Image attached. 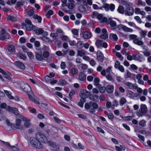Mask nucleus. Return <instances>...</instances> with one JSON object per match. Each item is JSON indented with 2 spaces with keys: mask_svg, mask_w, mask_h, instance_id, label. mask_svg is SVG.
<instances>
[{
  "mask_svg": "<svg viewBox=\"0 0 151 151\" xmlns=\"http://www.w3.org/2000/svg\"><path fill=\"white\" fill-rule=\"evenodd\" d=\"M85 107L86 109H90L89 112L93 113L95 112V109H98L99 111H102L103 108L102 106L99 107L98 104L95 102L90 101L89 103H86L85 105Z\"/></svg>",
  "mask_w": 151,
  "mask_h": 151,
  "instance_id": "f257e3e1",
  "label": "nucleus"
},
{
  "mask_svg": "<svg viewBox=\"0 0 151 151\" xmlns=\"http://www.w3.org/2000/svg\"><path fill=\"white\" fill-rule=\"evenodd\" d=\"M48 131H45L42 133L40 132L37 133L36 134L35 137L39 141L42 143H46L48 141L47 137L49 136V132Z\"/></svg>",
  "mask_w": 151,
  "mask_h": 151,
  "instance_id": "f03ea898",
  "label": "nucleus"
},
{
  "mask_svg": "<svg viewBox=\"0 0 151 151\" xmlns=\"http://www.w3.org/2000/svg\"><path fill=\"white\" fill-rule=\"evenodd\" d=\"M29 141L32 147L38 149L42 148V145L36 137H30Z\"/></svg>",
  "mask_w": 151,
  "mask_h": 151,
  "instance_id": "7ed1b4c3",
  "label": "nucleus"
},
{
  "mask_svg": "<svg viewBox=\"0 0 151 151\" xmlns=\"http://www.w3.org/2000/svg\"><path fill=\"white\" fill-rule=\"evenodd\" d=\"M147 109L145 104H142L140 106V110L137 112V114L138 116H142L146 113Z\"/></svg>",
  "mask_w": 151,
  "mask_h": 151,
  "instance_id": "20e7f679",
  "label": "nucleus"
},
{
  "mask_svg": "<svg viewBox=\"0 0 151 151\" xmlns=\"http://www.w3.org/2000/svg\"><path fill=\"white\" fill-rule=\"evenodd\" d=\"M0 40H4L5 39H8L10 37V35L6 32L5 30L3 28H0Z\"/></svg>",
  "mask_w": 151,
  "mask_h": 151,
  "instance_id": "39448f33",
  "label": "nucleus"
},
{
  "mask_svg": "<svg viewBox=\"0 0 151 151\" xmlns=\"http://www.w3.org/2000/svg\"><path fill=\"white\" fill-rule=\"evenodd\" d=\"M97 16V17L101 23H106L107 21V18L105 17H103L101 14H99L96 12L93 13V15L92 16L93 18L95 16Z\"/></svg>",
  "mask_w": 151,
  "mask_h": 151,
  "instance_id": "423d86ee",
  "label": "nucleus"
},
{
  "mask_svg": "<svg viewBox=\"0 0 151 151\" xmlns=\"http://www.w3.org/2000/svg\"><path fill=\"white\" fill-rule=\"evenodd\" d=\"M20 86L22 90L27 94L30 92L31 94L32 93L30 87L27 83H22L21 84Z\"/></svg>",
  "mask_w": 151,
  "mask_h": 151,
  "instance_id": "0eeeda50",
  "label": "nucleus"
},
{
  "mask_svg": "<svg viewBox=\"0 0 151 151\" xmlns=\"http://www.w3.org/2000/svg\"><path fill=\"white\" fill-rule=\"evenodd\" d=\"M21 121L20 119H17L16 121V123L14 125L13 129H18L20 130L24 129V127L23 125H21Z\"/></svg>",
  "mask_w": 151,
  "mask_h": 151,
  "instance_id": "6e6552de",
  "label": "nucleus"
},
{
  "mask_svg": "<svg viewBox=\"0 0 151 151\" xmlns=\"http://www.w3.org/2000/svg\"><path fill=\"white\" fill-rule=\"evenodd\" d=\"M90 95V92L85 89H82L81 91L79 96L81 98L85 99Z\"/></svg>",
  "mask_w": 151,
  "mask_h": 151,
  "instance_id": "1a4fd4ad",
  "label": "nucleus"
},
{
  "mask_svg": "<svg viewBox=\"0 0 151 151\" xmlns=\"http://www.w3.org/2000/svg\"><path fill=\"white\" fill-rule=\"evenodd\" d=\"M34 30L36 34L37 35L42 34V35L46 36L48 35V33L47 32L44 31L42 28H38L36 27Z\"/></svg>",
  "mask_w": 151,
  "mask_h": 151,
  "instance_id": "9d476101",
  "label": "nucleus"
},
{
  "mask_svg": "<svg viewBox=\"0 0 151 151\" xmlns=\"http://www.w3.org/2000/svg\"><path fill=\"white\" fill-rule=\"evenodd\" d=\"M107 24H110L112 29L115 30L116 29V22L113 20L111 18L107 19L106 22Z\"/></svg>",
  "mask_w": 151,
  "mask_h": 151,
  "instance_id": "9b49d317",
  "label": "nucleus"
},
{
  "mask_svg": "<svg viewBox=\"0 0 151 151\" xmlns=\"http://www.w3.org/2000/svg\"><path fill=\"white\" fill-rule=\"evenodd\" d=\"M134 10L133 7L129 6L127 7L125 10V14L128 16L132 15L134 13Z\"/></svg>",
  "mask_w": 151,
  "mask_h": 151,
  "instance_id": "f8f14e48",
  "label": "nucleus"
},
{
  "mask_svg": "<svg viewBox=\"0 0 151 151\" xmlns=\"http://www.w3.org/2000/svg\"><path fill=\"white\" fill-rule=\"evenodd\" d=\"M49 145L54 151H57L59 148V145L54 142H49Z\"/></svg>",
  "mask_w": 151,
  "mask_h": 151,
  "instance_id": "ddd939ff",
  "label": "nucleus"
},
{
  "mask_svg": "<svg viewBox=\"0 0 151 151\" xmlns=\"http://www.w3.org/2000/svg\"><path fill=\"white\" fill-rule=\"evenodd\" d=\"M127 93L129 97L130 98L134 99L135 98L137 97L139 95L137 93H134L130 90L127 91Z\"/></svg>",
  "mask_w": 151,
  "mask_h": 151,
  "instance_id": "4468645a",
  "label": "nucleus"
},
{
  "mask_svg": "<svg viewBox=\"0 0 151 151\" xmlns=\"http://www.w3.org/2000/svg\"><path fill=\"white\" fill-rule=\"evenodd\" d=\"M6 111L13 113L16 115H17L18 114L17 109L15 108H13L10 106L7 107Z\"/></svg>",
  "mask_w": 151,
  "mask_h": 151,
  "instance_id": "2eb2a0df",
  "label": "nucleus"
},
{
  "mask_svg": "<svg viewBox=\"0 0 151 151\" xmlns=\"http://www.w3.org/2000/svg\"><path fill=\"white\" fill-rule=\"evenodd\" d=\"M23 120L24 121H25L24 124V127H25L27 128H29L31 126V124L30 122V119L25 117H23Z\"/></svg>",
  "mask_w": 151,
  "mask_h": 151,
  "instance_id": "dca6fc26",
  "label": "nucleus"
},
{
  "mask_svg": "<svg viewBox=\"0 0 151 151\" xmlns=\"http://www.w3.org/2000/svg\"><path fill=\"white\" fill-rule=\"evenodd\" d=\"M97 59L98 60L103 62L104 60V56L102 52H98L97 54Z\"/></svg>",
  "mask_w": 151,
  "mask_h": 151,
  "instance_id": "f3484780",
  "label": "nucleus"
},
{
  "mask_svg": "<svg viewBox=\"0 0 151 151\" xmlns=\"http://www.w3.org/2000/svg\"><path fill=\"white\" fill-rule=\"evenodd\" d=\"M14 64L16 66L21 69L24 70L25 69L24 65L20 62L17 61L15 62Z\"/></svg>",
  "mask_w": 151,
  "mask_h": 151,
  "instance_id": "a211bd4d",
  "label": "nucleus"
},
{
  "mask_svg": "<svg viewBox=\"0 0 151 151\" xmlns=\"http://www.w3.org/2000/svg\"><path fill=\"white\" fill-rule=\"evenodd\" d=\"M6 18L8 20H9L12 22H15L17 20L16 17L11 15H7Z\"/></svg>",
  "mask_w": 151,
  "mask_h": 151,
  "instance_id": "6ab92c4d",
  "label": "nucleus"
},
{
  "mask_svg": "<svg viewBox=\"0 0 151 151\" xmlns=\"http://www.w3.org/2000/svg\"><path fill=\"white\" fill-rule=\"evenodd\" d=\"M114 90V86L113 85H108L106 87V90L109 93L113 92Z\"/></svg>",
  "mask_w": 151,
  "mask_h": 151,
  "instance_id": "aec40b11",
  "label": "nucleus"
},
{
  "mask_svg": "<svg viewBox=\"0 0 151 151\" xmlns=\"http://www.w3.org/2000/svg\"><path fill=\"white\" fill-rule=\"evenodd\" d=\"M15 49V47L14 45H9L7 47L8 51L10 52H13Z\"/></svg>",
  "mask_w": 151,
  "mask_h": 151,
  "instance_id": "412c9836",
  "label": "nucleus"
},
{
  "mask_svg": "<svg viewBox=\"0 0 151 151\" xmlns=\"http://www.w3.org/2000/svg\"><path fill=\"white\" fill-rule=\"evenodd\" d=\"M25 26L26 29L28 31H30L36 28V27L33 25L32 24H25Z\"/></svg>",
  "mask_w": 151,
  "mask_h": 151,
  "instance_id": "4be33fe9",
  "label": "nucleus"
},
{
  "mask_svg": "<svg viewBox=\"0 0 151 151\" xmlns=\"http://www.w3.org/2000/svg\"><path fill=\"white\" fill-rule=\"evenodd\" d=\"M133 43L139 46H142L144 44V42L141 40H139L138 39L134 40L133 41Z\"/></svg>",
  "mask_w": 151,
  "mask_h": 151,
  "instance_id": "5701e85b",
  "label": "nucleus"
},
{
  "mask_svg": "<svg viewBox=\"0 0 151 151\" xmlns=\"http://www.w3.org/2000/svg\"><path fill=\"white\" fill-rule=\"evenodd\" d=\"M91 33L88 31L85 32L83 35V37L85 39H88L91 37Z\"/></svg>",
  "mask_w": 151,
  "mask_h": 151,
  "instance_id": "b1692460",
  "label": "nucleus"
},
{
  "mask_svg": "<svg viewBox=\"0 0 151 151\" xmlns=\"http://www.w3.org/2000/svg\"><path fill=\"white\" fill-rule=\"evenodd\" d=\"M102 40H97L95 44L96 47L98 48H102Z\"/></svg>",
  "mask_w": 151,
  "mask_h": 151,
  "instance_id": "393cba45",
  "label": "nucleus"
},
{
  "mask_svg": "<svg viewBox=\"0 0 151 151\" xmlns=\"http://www.w3.org/2000/svg\"><path fill=\"white\" fill-rule=\"evenodd\" d=\"M99 78L97 77H96L94 78V84L97 87H99L101 86L100 85L99 83Z\"/></svg>",
  "mask_w": 151,
  "mask_h": 151,
  "instance_id": "a878e982",
  "label": "nucleus"
},
{
  "mask_svg": "<svg viewBox=\"0 0 151 151\" xmlns=\"http://www.w3.org/2000/svg\"><path fill=\"white\" fill-rule=\"evenodd\" d=\"M36 58L38 60L41 61L43 59V56L41 54L37 52L36 53Z\"/></svg>",
  "mask_w": 151,
  "mask_h": 151,
  "instance_id": "bb28decb",
  "label": "nucleus"
},
{
  "mask_svg": "<svg viewBox=\"0 0 151 151\" xmlns=\"http://www.w3.org/2000/svg\"><path fill=\"white\" fill-rule=\"evenodd\" d=\"M77 54V55L82 57L86 54V52L83 50H78Z\"/></svg>",
  "mask_w": 151,
  "mask_h": 151,
  "instance_id": "cd10ccee",
  "label": "nucleus"
},
{
  "mask_svg": "<svg viewBox=\"0 0 151 151\" xmlns=\"http://www.w3.org/2000/svg\"><path fill=\"white\" fill-rule=\"evenodd\" d=\"M79 79L80 81H84L86 79V76L83 73H80L79 76Z\"/></svg>",
  "mask_w": 151,
  "mask_h": 151,
  "instance_id": "c85d7f7f",
  "label": "nucleus"
},
{
  "mask_svg": "<svg viewBox=\"0 0 151 151\" xmlns=\"http://www.w3.org/2000/svg\"><path fill=\"white\" fill-rule=\"evenodd\" d=\"M78 70L77 68H73L70 70V73L72 75H75L77 73Z\"/></svg>",
  "mask_w": 151,
  "mask_h": 151,
  "instance_id": "c756f323",
  "label": "nucleus"
},
{
  "mask_svg": "<svg viewBox=\"0 0 151 151\" xmlns=\"http://www.w3.org/2000/svg\"><path fill=\"white\" fill-rule=\"evenodd\" d=\"M110 5L106 3H104L103 5V6L100 8V9H102L103 8H105L106 11H108L109 9Z\"/></svg>",
  "mask_w": 151,
  "mask_h": 151,
  "instance_id": "7c9ffc66",
  "label": "nucleus"
},
{
  "mask_svg": "<svg viewBox=\"0 0 151 151\" xmlns=\"http://www.w3.org/2000/svg\"><path fill=\"white\" fill-rule=\"evenodd\" d=\"M83 44L84 43L83 41H79L77 43V47L79 49H81L83 47Z\"/></svg>",
  "mask_w": 151,
  "mask_h": 151,
  "instance_id": "2f4dec72",
  "label": "nucleus"
},
{
  "mask_svg": "<svg viewBox=\"0 0 151 151\" xmlns=\"http://www.w3.org/2000/svg\"><path fill=\"white\" fill-rule=\"evenodd\" d=\"M109 38L111 39H113L114 40H117L118 38L117 35L115 34L111 33L109 35Z\"/></svg>",
  "mask_w": 151,
  "mask_h": 151,
  "instance_id": "473e14b6",
  "label": "nucleus"
},
{
  "mask_svg": "<svg viewBox=\"0 0 151 151\" xmlns=\"http://www.w3.org/2000/svg\"><path fill=\"white\" fill-rule=\"evenodd\" d=\"M86 100L85 99L81 98L80 100V101L78 103V105L81 107L83 106V104Z\"/></svg>",
  "mask_w": 151,
  "mask_h": 151,
  "instance_id": "72a5a7b5",
  "label": "nucleus"
},
{
  "mask_svg": "<svg viewBox=\"0 0 151 151\" xmlns=\"http://www.w3.org/2000/svg\"><path fill=\"white\" fill-rule=\"evenodd\" d=\"M32 93L31 94V93L30 92L27 94L29 97V99L30 101H35V99L33 97V96H34V94L32 91Z\"/></svg>",
  "mask_w": 151,
  "mask_h": 151,
  "instance_id": "f704fd0d",
  "label": "nucleus"
},
{
  "mask_svg": "<svg viewBox=\"0 0 151 151\" xmlns=\"http://www.w3.org/2000/svg\"><path fill=\"white\" fill-rule=\"evenodd\" d=\"M124 84L128 86L130 89L133 88V84L129 82H126L124 83Z\"/></svg>",
  "mask_w": 151,
  "mask_h": 151,
  "instance_id": "c9c22d12",
  "label": "nucleus"
},
{
  "mask_svg": "<svg viewBox=\"0 0 151 151\" xmlns=\"http://www.w3.org/2000/svg\"><path fill=\"white\" fill-rule=\"evenodd\" d=\"M33 18L35 19H37L39 23H40L41 22L42 18L37 14L34 15L33 16Z\"/></svg>",
  "mask_w": 151,
  "mask_h": 151,
  "instance_id": "e433bc0d",
  "label": "nucleus"
},
{
  "mask_svg": "<svg viewBox=\"0 0 151 151\" xmlns=\"http://www.w3.org/2000/svg\"><path fill=\"white\" fill-rule=\"evenodd\" d=\"M7 126L9 127V128L13 129L14 127V125H13L8 120H6V121Z\"/></svg>",
  "mask_w": 151,
  "mask_h": 151,
  "instance_id": "4c0bfd02",
  "label": "nucleus"
},
{
  "mask_svg": "<svg viewBox=\"0 0 151 151\" xmlns=\"http://www.w3.org/2000/svg\"><path fill=\"white\" fill-rule=\"evenodd\" d=\"M4 91L5 93L8 96V97L9 99H12L14 98L13 96H12L10 94V93L9 91L6 90H4Z\"/></svg>",
  "mask_w": 151,
  "mask_h": 151,
  "instance_id": "58836bf2",
  "label": "nucleus"
},
{
  "mask_svg": "<svg viewBox=\"0 0 151 151\" xmlns=\"http://www.w3.org/2000/svg\"><path fill=\"white\" fill-rule=\"evenodd\" d=\"M139 125L142 127H145L146 125V122L144 120H142L139 122Z\"/></svg>",
  "mask_w": 151,
  "mask_h": 151,
  "instance_id": "ea45409f",
  "label": "nucleus"
},
{
  "mask_svg": "<svg viewBox=\"0 0 151 151\" xmlns=\"http://www.w3.org/2000/svg\"><path fill=\"white\" fill-rule=\"evenodd\" d=\"M126 102V99L124 97L122 98L120 100V104L121 106L123 105Z\"/></svg>",
  "mask_w": 151,
  "mask_h": 151,
  "instance_id": "a19ab883",
  "label": "nucleus"
},
{
  "mask_svg": "<svg viewBox=\"0 0 151 151\" xmlns=\"http://www.w3.org/2000/svg\"><path fill=\"white\" fill-rule=\"evenodd\" d=\"M118 11L119 13L123 14L125 11L124 10V7L122 6H119L118 9Z\"/></svg>",
  "mask_w": 151,
  "mask_h": 151,
  "instance_id": "79ce46f5",
  "label": "nucleus"
},
{
  "mask_svg": "<svg viewBox=\"0 0 151 151\" xmlns=\"http://www.w3.org/2000/svg\"><path fill=\"white\" fill-rule=\"evenodd\" d=\"M67 84L66 81L64 80L60 79L58 83V84L60 85H65Z\"/></svg>",
  "mask_w": 151,
  "mask_h": 151,
  "instance_id": "37998d69",
  "label": "nucleus"
},
{
  "mask_svg": "<svg viewBox=\"0 0 151 151\" xmlns=\"http://www.w3.org/2000/svg\"><path fill=\"white\" fill-rule=\"evenodd\" d=\"M123 31L125 32H132L133 31V30L132 29L128 27L125 26L124 27Z\"/></svg>",
  "mask_w": 151,
  "mask_h": 151,
  "instance_id": "c03bdc74",
  "label": "nucleus"
},
{
  "mask_svg": "<svg viewBox=\"0 0 151 151\" xmlns=\"http://www.w3.org/2000/svg\"><path fill=\"white\" fill-rule=\"evenodd\" d=\"M18 55L20 58L23 59L24 60H26V57L22 53L19 52V53Z\"/></svg>",
  "mask_w": 151,
  "mask_h": 151,
  "instance_id": "a18cd8bd",
  "label": "nucleus"
},
{
  "mask_svg": "<svg viewBox=\"0 0 151 151\" xmlns=\"http://www.w3.org/2000/svg\"><path fill=\"white\" fill-rule=\"evenodd\" d=\"M0 107L3 109H4L6 110L7 108V105L6 103H3L0 104Z\"/></svg>",
  "mask_w": 151,
  "mask_h": 151,
  "instance_id": "49530a36",
  "label": "nucleus"
},
{
  "mask_svg": "<svg viewBox=\"0 0 151 151\" xmlns=\"http://www.w3.org/2000/svg\"><path fill=\"white\" fill-rule=\"evenodd\" d=\"M78 9L79 11L81 12H85L86 10V8L82 5L79 6Z\"/></svg>",
  "mask_w": 151,
  "mask_h": 151,
  "instance_id": "de8ad7c7",
  "label": "nucleus"
},
{
  "mask_svg": "<svg viewBox=\"0 0 151 151\" xmlns=\"http://www.w3.org/2000/svg\"><path fill=\"white\" fill-rule=\"evenodd\" d=\"M116 55L119 58L120 60L122 61L123 59V57L121 54L119 52H116Z\"/></svg>",
  "mask_w": 151,
  "mask_h": 151,
  "instance_id": "09e8293b",
  "label": "nucleus"
},
{
  "mask_svg": "<svg viewBox=\"0 0 151 151\" xmlns=\"http://www.w3.org/2000/svg\"><path fill=\"white\" fill-rule=\"evenodd\" d=\"M34 44L35 46L37 47L36 48V49L37 50H39V49L38 47L40 46V45L39 42L38 41H35Z\"/></svg>",
  "mask_w": 151,
  "mask_h": 151,
  "instance_id": "8fccbe9b",
  "label": "nucleus"
},
{
  "mask_svg": "<svg viewBox=\"0 0 151 151\" xmlns=\"http://www.w3.org/2000/svg\"><path fill=\"white\" fill-rule=\"evenodd\" d=\"M66 53V52H64V54H63L62 52L60 51H56V54L58 56H64Z\"/></svg>",
  "mask_w": 151,
  "mask_h": 151,
  "instance_id": "3c124183",
  "label": "nucleus"
},
{
  "mask_svg": "<svg viewBox=\"0 0 151 151\" xmlns=\"http://www.w3.org/2000/svg\"><path fill=\"white\" fill-rule=\"evenodd\" d=\"M92 96L93 97L92 100L94 101H97L98 100L99 96L96 95H92Z\"/></svg>",
  "mask_w": 151,
  "mask_h": 151,
  "instance_id": "603ef678",
  "label": "nucleus"
},
{
  "mask_svg": "<svg viewBox=\"0 0 151 151\" xmlns=\"http://www.w3.org/2000/svg\"><path fill=\"white\" fill-rule=\"evenodd\" d=\"M34 13V11L32 9H31L28 11L27 15L29 17H31L33 15Z\"/></svg>",
  "mask_w": 151,
  "mask_h": 151,
  "instance_id": "864d4df0",
  "label": "nucleus"
},
{
  "mask_svg": "<svg viewBox=\"0 0 151 151\" xmlns=\"http://www.w3.org/2000/svg\"><path fill=\"white\" fill-rule=\"evenodd\" d=\"M11 74L10 73L7 74L6 73L4 75V77L7 79L10 80H11V78L10 77Z\"/></svg>",
  "mask_w": 151,
  "mask_h": 151,
  "instance_id": "5fc2aeb1",
  "label": "nucleus"
},
{
  "mask_svg": "<svg viewBox=\"0 0 151 151\" xmlns=\"http://www.w3.org/2000/svg\"><path fill=\"white\" fill-rule=\"evenodd\" d=\"M75 93V91L73 90H71V91L69 93V94L68 98L70 99H71L72 96Z\"/></svg>",
  "mask_w": 151,
  "mask_h": 151,
  "instance_id": "6e6d98bb",
  "label": "nucleus"
},
{
  "mask_svg": "<svg viewBox=\"0 0 151 151\" xmlns=\"http://www.w3.org/2000/svg\"><path fill=\"white\" fill-rule=\"evenodd\" d=\"M61 39L63 41H67L68 40V37L66 35H62L61 37Z\"/></svg>",
  "mask_w": 151,
  "mask_h": 151,
  "instance_id": "4d7b16f0",
  "label": "nucleus"
},
{
  "mask_svg": "<svg viewBox=\"0 0 151 151\" xmlns=\"http://www.w3.org/2000/svg\"><path fill=\"white\" fill-rule=\"evenodd\" d=\"M67 6L69 9H72L74 7L75 4L73 3H72L68 4Z\"/></svg>",
  "mask_w": 151,
  "mask_h": 151,
  "instance_id": "13d9d810",
  "label": "nucleus"
},
{
  "mask_svg": "<svg viewBox=\"0 0 151 151\" xmlns=\"http://www.w3.org/2000/svg\"><path fill=\"white\" fill-rule=\"evenodd\" d=\"M125 26V25H124L122 24H120L117 26V28L119 30H121L122 29L123 30H124Z\"/></svg>",
  "mask_w": 151,
  "mask_h": 151,
  "instance_id": "bf43d9fd",
  "label": "nucleus"
},
{
  "mask_svg": "<svg viewBox=\"0 0 151 151\" xmlns=\"http://www.w3.org/2000/svg\"><path fill=\"white\" fill-rule=\"evenodd\" d=\"M147 33V32L146 31H142L140 33V36L142 37H145Z\"/></svg>",
  "mask_w": 151,
  "mask_h": 151,
  "instance_id": "052dcab7",
  "label": "nucleus"
},
{
  "mask_svg": "<svg viewBox=\"0 0 151 151\" xmlns=\"http://www.w3.org/2000/svg\"><path fill=\"white\" fill-rule=\"evenodd\" d=\"M89 62L90 65L92 66H95L96 64V61L93 59L91 60L90 59Z\"/></svg>",
  "mask_w": 151,
  "mask_h": 151,
  "instance_id": "680f3d73",
  "label": "nucleus"
},
{
  "mask_svg": "<svg viewBox=\"0 0 151 151\" xmlns=\"http://www.w3.org/2000/svg\"><path fill=\"white\" fill-rule=\"evenodd\" d=\"M121 1L122 4L124 5H126V7L129 6V2L124 0H122Z\"/></svg>",
  "mask_w": 151,
  "mask_h": 151,
  "instance_id": "e2e57ef3",
  "label": "nucleus"
},
{
  "mask_svg": "<svg viewBox=\"0 0 151 151\" xmlns=\"http://www.w3.org/2000/svg\"><path fill=\"white\" fill-rule=\"evenodd\" d=\"M17 0H11V1H8L7 2V4L11 5L12 4H14L16 2Z\"/></svg>",
  "mask_w": 151,
  "mask_h": 151,
  "instance_id": "0e129e2a",
  "label": "nucleus"
},
{
  "mask_svg": "<svg viewBox=\"0 0 151 151\" xmlns=\"http://www.w3.org/2000/svg\"><path fill=\"white\" fill-rule=\"evenodd\" d=\"M134 19L136 20V21L139 23H141L142 22V21L140 18L138 16H136L134 17Z\"/></svg>",
  "mask_w": 151,
  "mask_h": 151,
  "instance_id": "69168bd1",
  "label": "nucleus"
},
{
  "mask_svg": "<svg viewBox=\"0 0 151 151\" xmlns=\"http://www.w3.org/2000/svg\"><path fill=\"white\" fill-rule=\"evenodd\" d=\"M131 73L129 71H127V73L124 75V77L125 78H128L131 77Z\"/></svg>",
  "mask_w": 151,
  "mask_h": 151,
  "instance_id": "338daca9",
  "label": "nucleus"
},
{
  "mask_svg": "<svg viewBox=\"0 0 151 151\" xmlns=\"http://www.w3.org/2000/svg\"><path fill=\"white\" fill-rule=\"evenodd\" d=\"M60 67L62 69H64L65 68L66 65L65 63L64 62H62L60 64Z\"/></svg>",
  "mask_w": 151,
  "mask_h": 151,
  "instance_id": "774afa93",
  "label": "nucleus"
}]
</instances>
